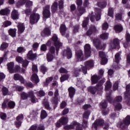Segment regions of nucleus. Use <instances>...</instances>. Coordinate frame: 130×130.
<instances>
[{
	"label": "nucleus",
	"instance_id": "f257e3e1",
	"mask_svg": "<svg viewBox=\"0 0 130 130\" xmlns=\"http://www.w3.org/2000/svg\"><path fill=\"white\" fill-rule=\"evenodd\" d=\"M85 66H82L80 68H78L74 72V76L78 77L80 72H82L84 75L87 74L88 70L92 69L94 67V61L93 60H87L85 62Z\"/></svg>",
	"mask_w": 130,
	"mask_h": 130
},
{
	"label": "nucleus",
	"instance_id": "f03ea898",
	"mask_svg": "<svg viewBox=\"0 0 130 130\" xmlns=\"http://www.w3.org/2000/svg\"><path fill=\"white\" fill-rule=\"evenodd\" d=\"M103 125L104 129L108 130L109 124H108L107 123H104V120H103L102 119H96L95 121L92 124V128L93 130H97V128H98L99 126H101Z\"/></svg>",
	"mask_w": 130,
	"mask_h": 130
},
{
	"label": "nucleus",
	"instance_id": "7ed1b4c3",
	"mask_svg": "<svg viewBox=\"0 0 130 130\" xmlns=\"http://www.w3.org/2000/svg\"><path fill=\"white\" fill-rule=\"evenodd\" d=\"M52 41L54 42V45L56 47V54H58V50L59 48L62 46V43L59 42L58 38L56 35H54L52 38Z\"/></svg>",
	"mask_w": 130,
	"mask_h": 130
},
{
	"label": "nucleus",
	"instance_id": "20e7f679",
	"mask_svg": "<svg viewBox=\"0 0 130 130\" xmlns=\"http://www.w3.org/2000/svg\"><path fill=\"white\" fill-rule=\"evenodd\" d=\"M26 3L25 7L26 8H31L32 6H33V2L29 0H20L18 1L17 3V7H20V6H22V5H24Z\"/></svg>",
	"mask_w": 130,
	"mask_h": 130
},
{
	"label": "nucleus",
	"instance_id": "39448f33",
	"mask_svg": "<svg viewBox=\"0 0 130 130\" xmlns=\"http://www.w3.org/2000/svg\"><path fill=\"white\" fill-rule=\"evenodd\" d=\"M101 10L100 9H95V16L91 15L90 17V21L91 22H94L95 20L96 21H99L101 19Z\"/></svg>",
	"mask_w": 130,
	"mask_h": 130
},
{
	"label": "nucleus",
	"instance_id": "423d86ee",
	"mask_svg": "<svg viewBox=\"0 0 130 130\" xmlns=\"http://www.w3.org/2000/svg\"><path fill=\"white\" fill-rule=\"evenodd\" d=\"M40 18V15L38 13H32L30 16V23L31 24H35L38 22Z\"/></svg>",
	"mask_w": 130,
	"mask_h": 130
},
{
	"label": "nucleus",
	"instance_id": "0eeeda50",
	"mask_svg": "<svg viewBox=\"0 0 130 130\" xmlns=\"http://www.w3.org/2000/svg\"><path fill=\"white\" fill-rule=\"evenodd\" d=\"M115 48H119V41L118 39H115L113 43H111L109 46L110 50H112Z\"/></svg>",
	"mask_w": 130,
	"mask_h": 130
},
{
	"label": "nucleus",
	"instance_id": "6e6552de",
	"mask_svg": "<svg viewBox=\"0 0 130 130\" xmlns=\"http://www.w3.org/2000/svg\"><path fill=\"white\" fill-rule=\"evenodd\" d=\"M77 5L78 6V10L79 11L80 15L78 16H81L82 15H83V13H85L86 12V9H85L84 8L81 7V6L83 5V2L82 0H77Z\"/></svg>",
	"mask_w": 130,
	"mask_h": 130
},
{
	"label": "nucleus",
	"instance_id": "1a4fd4ad",
	"mask_svg": "<svg viewBox=\"0 0 130 130\" xmlns=\"http://www.w3.org/2000/svg\"><path fill=\"white\" fill-rule=\"evenodd\" d=\"M7 67L9 73H11V74H12V73H16L17 71H18V69H19V67L17 66L15 67V69H16V70H15V69H14V62H13L8 63L7 64Z\"/></svg>",
	"mask_w": 130,
	"mask_h": 130
},
{
	"label": "nucleus",
	"instance_id": "9d476101",
	"mask_svg": "<svg viewBox=\"0 0 130 130\" xmlns=\"http://www.w3.org/2000/svg\"><path fill=\"white\" fill-rule=\"evenodd\" d=\"M50 7L48 5H47L44 8L43 15L44 18H48L49 17H50Z\"/></svg>",
	"mask_w": 130,
	"mask_h": 130
},
{
	"label": "nucleus",
	"instance_id": "9b49d317",
	"mask_svg": "<svg viewBox=\"0 0 130 130\" xmlns=\"http://www.w3.org/2000/svg\"><path fill=\"white\" fill-rule=\"evenodd\" d=\"M76 125L77 126L76 130H83L82 127H80V124L77 122L76 121H73L70 125L68 126V128L74 129Z\"/></svg>",
	"mask_w": 130,
	"mask_h": 130
},
{
	"label": "nucleus",
	"instance_id": "f8f14e48",
	"mask_svg": "<svg viewBox=\"0 0 130 130\" xmlns=\"http://www.w3.org/2000/svg\"><path fill=\"white\" fill-rule=\"evenodd\" d=\"M93 44L95 46L96 48L98 49V50H100V49H104V46L105 45H104V47L101 46V44L100 43V41L98 40V39H94L93 41Z\"/></svg>",
	"mask_w": 130,
	"mask_h": 130
},
{
	"label": "nucleus",
	"instance_id": "ddd939ff",
	"mask_svg": "<svg viewBox=\"0 0 130 130\" xmlns=\"http://www.w3.org/2000/svg\"><path fill=\"white\" fill-rule=\"evenodd\" d=\"M97 31V28L95 25H91L86 32V35H87V36H90V35H92L93 33H96Z\"/></svg>",
	"mask_w": 130,
	"mask_h": 130
},
{
	"label": "nucleus",
	"instance_id": "4468645a",
	"mask_svg": "<svg viewBox=\"0 0 130 130\" xmlns=\"http://www.w3.org/2000/svg\"><path fill=\"white\" fill-rule=\"evenodd\" d=\"M23 118L24 117L23 116L22 114H20L16 117L15 125H16L17 127H20V126H21V124H22V120H23Z\"/></svg>",
	"mask_w": 130,
	"mask_h": 130
},
{
	"label": "nucleus",
	"instance_id": "2eb2a0df",
	"mask_svg": "<svg viewBox=\"0 0 130 130\" xmlns=\"http://www.w3.org/2000/svg\"><path fill=\"white\" fill-rule=\"evenodd\" d=\"M63 56H67L68 59L72 58L73 54L72 53V50H71V49L69 48H67V49H65L63 52Z\"/></svg>",
	"mask_w": 130,
	"mask_h": 130
},
{
	"label": "nucleus",
	"instance_id": "dca6fc26",
	"mask_svg": "<svg viewBox=\"0 0 130 130\" xmlns=\"http://www.w3.org/2000/svg\"><path fill=\"white\" fill-rule=\"evenodd\" d=\"M84 51L85 55L87 56V57H89V56L91 55V46L90 45H89V44H86L84 46Z\"/></svg>",
	"mask_w": 130,
	"mask_h": 130
},
{
	"label": "nucleus",
	"instance_id": "f3484780",
	"mask_svg": "<svg viewBox=\"0 0 130 130\" xmlns=\"http://www.w3.org/2000/svg\"><path fill=\"white\" fill-rule=\"evenodd\" d=\"M16 61H18V62L22 63V67H23V68H26V67L28 66V63H29V62H28V60L24 61L23 60V58L20 56L16 57Z\"/></svg>",
	"mask_w": 130,
	"mask_h": 130
},
{
	"label": "nucleus",
	"instance_id": "a211bd4d",
	"mask_svg": "<svg viewBox=\"0 0 130 130\" xmlns=\"http://www.w3.org/2000/svg\"><path fill=\"white\" fill-rule=\"evenodd\" d=\"M130 124V116H127L125 119L123 120V123H121L120 124L121 127L122 128H124L126 125H128Z\"/></svg>",
	"mask_w": 130,
	"mask_h": 130
},
{
	"label": "nucleus",
	"instance_id": "6ab92c4d",
	"mask_svg": "<svg viewBox=\"0 0 130 130\" xmlns=\"http://www.w3.org/2000/svg\"><path fill=\"white\" fill-rule=\"evenodd\" d=\"M99 55L102 58V64H106L107 63V59L106 58V55L104 52L100 51Z\"/></svg>",
	"mask_w": 130,
	"mask_h": 130
},
{
	"label": "nucleus",
	"instance_id": "aec40b11",
	"mask_svg": "<svg viewBox=\"0 0 130 130\" xmlns=\"http://www.w3.org/2000/svg\"><path fill=\"white\" fill-rule=\"evenodd\" d=\"M52 104L54 105H57L58 103V90L56 89L54 92V98L51 100Z\"/></svg>",
	"mask_w": 130,
	"mask_h": 130
},
{
	"label": "nucleus",
	"instance_id": "412c9836",
	"mask_svg": "<svg viewBox=\"0 0 130 130\" xmlns=\"http://www.w3.org/2000/svg\"><path fill=\"white\" fill-rule=\"evenodd\" d=\"M76 57L79 61H82L83 58H84V53L82 50H78L76 52Z\"/></svg>",
	"mask_w": 130,
	"mask_h": 130
},
{
	"label": "nucleus",
	"instance_id": "4be33fe9",
	"mask_svg": "<svg viewBox=\"0 0 130 130\" xmlns=\"http://www.w3.org/2000/svg\"><path fill=\"white\" fill-rule=\"evenodd\" d=\"M27 56L28 59L33 60L37 57V54L33 53V51L30 50L28 52Z\"/></svg>",
	"mask_w": 130,
	"mask_h": 130
},
{
	"label": "nucleus",
	"instance_id": "5701e85b",
	"mask_svg": "<svg viewBox=\"0 0 130 130\" xmlns=\"http://www.w3.org/2000/svg\"><path fill=\"white\" fill-rule=\"evenodd\" d=\"M11 13V10L9 8H5L0 11V15L2 16H8Z\"/></svg>",
	"mask_w": 130,
	"mask_h": 130
},
{
	"label": "nucleus",
	"instance_id": "b1692460",
	"mask_svg": "<svg viewBox=\"0 0 130 130\" xmlns=\"http://www.w3.org/2000/svg\"><path fill=\"white\" fill-rule=\"evenodd\" d=\"M14 79L16 81L19 80L20 81L21 83L22 84H24L25 83V80H24V78L23 77L21 76L20 75L16 74L14 75Z\"/></svg>",
	"mask_w": 130,
	"mask_h": 130
},
{
	"label": "nucleus",
	"instance_id": "393cba45",
	"mask_svg": "<svg viewBox=\"0 0 130 130\" xmlns=\"http://www.w3.org/2000/svg\"><path fill=\"white\" fill-rule=\"evenodd\" d=\"M18 28L19 34L23 33L25 31V25H24V23H18Z\"/></svg>",
	"mask_w": 130,
	"mask_h": 130
},
{
	"label": "nucleus",
	"instance_id": "a878e982",
	"mask_svg": "<svg viewBox=\"0 0 130 130\" xmlns=\"http://www.w3.org/2000/svg\"><path fill=\"white\" fill-rule=\"evenodd\" d=\"M41 35L43 37L49 36L50 35V29L48 28H45L44 31L41 32Z\"/></svg>",
	"mask_w": 130,
	"mask_h": 130
},
{
	"label": "nucleus",
	"instance_id": "bb28decb",
	"mask_svg": "<svg viewBox=\"0 0 130 130\" xmlns=\"http://www.w3.org/2000/svg\"><path fill=\"white\" fill-rule=\"evenodd\" d=\"M11 17L13 20H17V19H19V14L18 13V11L16 10H13L11 13Z\"/></svg>",
	"mask_w": 130,
	"mask_h": 130
},
{
	"label": "nucleus",
	"instance_id": "cd10ccee",
	"mask_svg": "<svg viewBox=\"0 0 130 130\" xmlns=\"http://www.w3.org/2000/svg\"><path fill=\"white\" fill-rule=\"evenodd\" d=\"M31 81L35 83H39V78H38V76H37V73H32Z\"/></svg>",
	"mask_w": 130,
	"mask_h": 130
},
{
	"label": "nucleus",
	"instance_id": "c85d7f7f",
	"mask_svg": "<svg viewBox=\"0 0 130 130\" xmlns=\"http://www.w3.org/2000/svg\"><path fill=\"white\" fill-rule=\"evenodd\" d=\"M68 91L70 98H73L74 95H75V93H76V89L73 87H70L69 88Z\"/></svg>",
	"mask_w": 130,
	"mask_h": 130
},
{
	"label": "nucleus",
	"instance_id": "c756f323",
	"mask_svg": "<svg viewBox=\"0 0 130 130\" xmlns=\"http://www.w3.org/2000/svg\"><path fill=\"white\" fill-rule=\"evenodd\" d=\"M66 31H67V27L64 24H61L60 26V32L62 36L66 35Z\"/></svg>",
	"mask_w": 130,
	"mask_h": 130
},
{
	"label": "nucleus",
	"instance_id": "7c9ffc66",
	"mask_svg": "<svg viewBox=\"0 0 130 130\" xmlns=\"http://www.w3.org/2000/svg\"><path fill=\"white\" fill-rule=\"evenodd\" d=\"M29 96L31 98V102L32 103H36L37 102V99L36 97L34 96V93H33V91L29 92Z\"/></svg>",
	"mask_w": 130,
	"mask_h": 130
},
{
	"label": "nucleus",
	"instance_id": "2f4dec72",
	"mask_svg": "<svg viewBox=\"0 0 130 130\" xmlns=\"http://www.w3.org/2000/svg\"><path fill=\"white\" fill-rule=\"evenodd\" d=\"M9 34L12 37H16V34L17 32V29L16 28H10L9 31Z\"/></svg>",
	"mask_w": 130,
	"mask_h": 130
},
{
	"label": "nucleus",
	"instance_id": "473e14b6",
	"mask_svg": "<svg viewBox=\"0 0 130 130\" xmlns=\"http://www.w3.org/2000/svg\"><path fill=\"white\" fill-rule=\"evenodd\" d=\"M125 96L126 98H129L130 96V84L126 86V92H125Z\"/></svg>",
	"mask_w": 130,
	"mask_h": 130
},
{
	"label": "nucleus",
	"instance_id": "72a5a7b5",
	"mask_svg": "<svg viewBox=\"0 0 130 130\" xmlns=\"http://www.w3.org/2000/svg\"><path fill=\"white\" fill-rule=\"evenodd\" d=\"M59 121L61 124H67L69 121V118H68V117H62L59 120Z\"/></svg>",
	"mask_w": 130,
	"mask_h": 130
},
{
	"label": "nucleus",
	"instance_id": "f704fd0d",
	"mask_svg": "<svg viewBox=\"0 0 130 130\" xmlns=\"http://www.w3.org/2000/svg\"><path fill=\"white\" fill-rule=\"evenodd\" d=\"M100 80V77H98L96 75H93L91 77V82L92 84H96Z\"/></svg>",
	"mask_w": 130,
	"mask_h": 130
},
{
	"label": "nucleus",
	"instance_id": "c9c22d12",
	"mask_svg": "<svg viewBox=\"0 0 130 130\" xmlns=\"http://www.w3.org/2000/svg\"><path fill=\"white\" fill-rule=\"evenodd\" d=\"M43 104L45 106L46 109H48V110H50L51 108H50V106H49V103L48 102V101L46 100H44L43 101Z\"/></svg>",
	"mask_w": 130,
	"mask_h": 130
},
{
	"label": "nucleus",
	"instance_id": "e433bc0d",
	"mask_svg": "<svg viewBox=\"0 0 130 130\" xmlns=\"http://www.w3.org/2000/svg\"><path fill=\"white\" fill-rule=\"evenodd\" d=\"M114 29L117 33H118L119 32H121V30H122V26H121V25H116L114 26Z\"/></svg>",
	"mask_w": 130,
	"mask_h": 130
},
{
	"label": "nucleus",
	"instance_id": "4c0bfd02",
	"mask_svg": "<svg viewBox=\"0 0 130 130\" xmlns=\"http://www.w3.org/2000/svg\"><path fill=\"white\" fill-rule=\"evenodd\" d=\"M111 87H112V84H111V82L109 80L107 81L105 84V90H108L111 88Z\"/></svg>",
	"mask_w": 130,
	"mask_h": 130
},
{
	"label": "nucleus",
	"instance_id": "58836bf2",
	"mask_svg": "<svg viewBox=\"0 0 130 130\" xmlns=\"http://www.w3.org/2000/svg\"><path fill=\"white\" fill-rule=\"evenodd\" d=\"M108 36H109V34L107 32H104L101 35V38L105 40L106 39H108Z\"/></svg>",
	"mask_w": 130,
	"mask_h": 130
},
{
	"label": "nucleus",
	"instance_id": "ea45409f",
	"mask_svg": "<svg viewBox=\"0 0 130 130\" xmlns=\"http://www.w3.org/2000/svg\"><path fill=\"white\" fill-rule=\"evenodd\" d=\"M7 105L9 108H14V107H15V105H16V104H15V102L13 101L9 102V100H8Z\"/></svg>",
	"mask_w": 130,
	"mask_h": 130
},
{
	"label": "nucleus",
	"instance_id": "a19ab883",
	"mask_svg": "<svg viewBox=\"0 0 130 130\" xmlns=\"http://www.w3.org/2000/svg\"><path fill=\"white\" fill-rule=\"evenodd\" d=\"M107 5V3L105 1L100 2H99L98 4V6L100 7V8H105Z\"/></svg>",
	"mask_w": 130,
	"mask_h": 130
},
{
	"label": "nucleus",
	"instance_id": "79ce46f5",
	"mask_svg": "<svg viewBox=\"0 0 130 130\" xmlns=\"http://www.w3.org/2000/svg\"><path fill=\"white\" fill-rule=\"evenodd\" d=\"M89 92L91 93V94H95L97 91V88L96 87H89L88 89Z\"/></svg>",
	"mask_w": 130,
	"mask_h": 130
},
{
	"label": "nucleus",
	"instance_id": "37998d69",
	"mask_svg": "<svg viewBox=\"0 0 130 130\" xmlns=\"http://www.w3.org/2000/svg\"><path fill=\"white\" fill-rule=\"evenodd\" d=\"M115 61L117 64L119 62V60H120V53H117L115 56Z\"/></svg>",
	"mask_w": 130,
	"mask_h": 130
},
{
	"label": "nucleus",
	"instance_id": "c03bdc74",
	"mask_svg": "<svg viewBox=\"0 0 130 130\" xmlns=\"http://www.w3.org/2000/svg\"><path fill=\"white\" fill-rule=\"evenodd\" d=\"M56 10H57V3L55 2L52 6V12L55 13Z\"/></svg>",
	"mask_w": 130,
	"mask_h": 130
},
{
	"label": "nucleus",
	"instance_id": "a18cd8bd",
	"mask_svg": "<svg viewBox=\"0 0 130 130\" xmlns=\"http://www.w3.org/2000/svg\"><path fill=\"white\" fill-rule=\"evenodd\" d=\"M68 79H69V75H62V76L60 78V82H64V81L68 80Z\"/></svg>",
	"mask_w": 130,
	"mask_h": 130
},
{
	"label": "nucleus",
	"instance_id": "49530a36",
	"mask_svg": "<svg viewBox=\"0 0 130 130\" xmlns=\"http://www.w3.org/2000/svg\"><path fill=\"white\" fill-rule=\"evenodd\" d=\"M114 104L115 105V108L116 110H120V109L122 108V107L120 103L116 104V103H114Z\"/></svg>",
	"mask_w": 130,
	"mask_h": 130
},
{
	"label": "nucleus",
	"instance_id": "de8ad7c7",
	"mask_svg": "<svg viewBox=\"0 0 130 130\" xmlns=\"http://www.w3.org/2000/svg\"><path fill=\"white\" fill-rule=\"evenodd\" d=\"M32 74H37V73H38V68H37V65H32Z\"/></svg>",
	"mask_w": 130,
	"mask_h": 130
},
{
	"label": "nucleus",
	"instance_id": "09e8293b",
	"mask_svg": "<svg viewBox=\"0 0 130 130\" xmlns=\"http://www.w3.org/2000/svg\"><path fill=\"white\" fill-rule=\"evenodd\" d=\"M46 116H47V114L46 113V112L45 110H42L41 113V118L42 119H44V118H45Z\"/></svg>",
	"mask_w": 130,
	"mask_h": 130
},
{
	"label": "nucleus",
	"instance_id": "8fccbe9b",
	"mask_svg": "<svg viewBox=\"0 0 130 130\" xmlns=\"http://www.w3.org/2000/svg\"><path fill=\"white\" fill-rule=\"evenodd\" d=\"M8 46H9V44H8V43H3L1 45L0 49L1 50H4V49H6Z\"/></svg>",
	"mask_w": 130,
	"mask_h": 130
},
{
	"label": "nucleus",
	"instance_id": "3c124183",
	"mask_svg": "<svg viewBox=\"0 0 130 130\" xmlns=\"http://www.w3.org/2000/svg\"><path fill=\"white\" fill-rule=\"evenodd\" d=\"M2 92L3 93V95L4 96H6L8 95V94H9V89H8V88H7L6 87H4L2 88Z\"/></svg>",
	"mask_w": 130,
	"mask_h": 130
},
{
	"label": "nucleus",
	"instance_id": "603ef678",
	"mask_svg": "<svg viewBox=\"0 0 130 130\" xmlns=\"http://www.w3.org/2000/svg\"><path fill=\"white\" fill-rule=\"evenodd\" d=\"M29 93L27 94L25 92H22L21 95V98H22V99L25 100V99H27V98H28V97H29Z\"/></svg>",
	"mask_w": 130,
	"mask_h": 130
},
{
	"label": "nucleus",
	"instance_id": "864d4df0",
	"mask_svg": "<svg viewBox=\"0 0 130 130\" xmlns=\"http://www.w3.org/2000/svg\"><path fill=\"white\" fill-rule=\"evenodd\" d=\"M90 114H91V112H90V111H86L83 114V118L88 119V118H89V115H90Z\"/></svg>",
	"mask_w": 130,
	"mask_h": 130
},
{
	"label": "nucleus",
	"instance_id": "5fc2aeb1",
	"mask_svg": "<svg viewBox=\"0 0 130 130\" xmlns=\"http://www.w3.org/2000/svg\"><path fill=\"white\" fill-rule=\"evenodd\" d=\"M106 98L109 102H112V99H111V92H109L108 93H107Z\"/></svg>",
	"mask_w": 130,
	"mask_h": 130
},
{
	"label": "nucleus",
	"instance_id": "6e6d98bb",
	"mask_svg": "<svg viewBox=\"0 0 130 130\" xmlns=\"http://www.w3.org/2000/svg\"><path fill=\"white\" fill-rule=\"evenodd\" d=\"M108 15L110 17H111L112 18H113V9L110 8L108 12Z\"/></svg>",
	"mask_w": 130,
	"mask_h": 130
},
{
	"label": "nucleus",
	"instance_id": "4d7b16f0",
	"mask_svg": "<svg viewBox=\"0 0 130 130\" xmlns=\"http://www.w3.org/2000/svg\"><path fill=\"white\" fill-rule=\"evenodd\" d=\"M41 72L43 73L44 75H45V73L47 72V68L45 67L44 66H41Z\"/></svg>",
	"mask_w": 130,
	"mask_h": 130
},
{
	"label": "nucleus",
	"instance_id": "13d9d810",
	"mask_svg": "<svg viewBox=\"0 0 130 130\" xmlns=\"http://www.w3.org/2000/svg\"><path fill=\"white\" fill-rule=\"evenodd\" d=\"M59 72L60 74H68V70L63 68H60L59 70Z\"/></svg>",
	"mask_w": 130,
	"mask_h": 130
},
{
	"label": "nucleus",
	"instance_id": "bf43d9fd",
	"mask_svg": "<svg viewBox=\"0 0 130 130\" xmlns=\"http://www.w3.org/2000/svg\"><path fill=\"white\" fill-rule=\"evenodd\" d=\"M47 58L48 61H51L53 59V55L50 54V53H48Z\"/></svg>",
	"mask_w": 130,
	"mask_h": 130
},
{
	"label": "nucleus",
	"instance_id": "052dcab7",
	"mask_svg": "<svg viewBox=\"0 0 130 130\" xmlns=\"http://www.w3.org/2000/svg\"><path fill=\"white\" fill-rule=\"evenodd\" d=\"M37 94L39 96V97H43L45 96V92L43 91V90L38 91Z\"/></svg>",
	"mask_w": 130,
	"mask_h": 130
},
{
	"label": "nucleus",
	"instance_id": "680f3d73",
	"mask_svg": "<svg viewBox=\"0 0 130 130\" xmlns=\"http://www.w3.org/2000/svg\"><path fill=\"white\" fill-rule=\"evenodd\" d=\"M89 22V17H87L85 19V20L83 22L82 27H87L88 25V23Z\"/></svg>",
	"mask_w": 130,
	"mask_h": 130
},
{
	"label": "nucleus",
	"instance_id": "e2e57ef3",
	"mask_svg": "<svg viewBox=\"0 0 130 130\" xmlns=\"http://www.w3.org/2000/svg\"><path fill=\"white\" fill-rule=\"evenodd\" d=\"M108 27H109V25L107 22H105L102 24L103 30H107V29H108Z\"/></svg>",
	"mask_w": 130,
	"mask_h": 130
},
{
	"label": "nucleus",
	"instance_id": "0e129e2a",
	"mask_svg": "<svg viewBox=\"0 0 130 130\" xmlns=\"http://www.w3.org/2000/svg\"><path fill=\"white\" fill-rule=\"evenodd\" d=\"M49 51L51 54H54V53H55V48L54 46H51L49 48Z\"/></svg>",
	"mask_w": 130,
	"mask_h": 130
},
{
	"label": "nucleus",
	"instance_id": "69168bd1",
	"mask_svg": "<svg viewBox=\"0 0 130 130\" xmlns=\"http://www.w3.org/2000/svg\"><path fill=\"white\" fill-rule=\"evenodd\" d=\"M101 106L102 108H106L107 107V103L106 101H104L101 102Z\"/></svg>",
	"mask_w": 130,
	"mask_h": 130
},
{
	"label": "nucleus",
	"instance_id": "338daca9",
	"mask_svg": "<svg viewBox=\"0 0 130 130\" xmlns=\"http://www.w3.org/2000/svg\"><path fill=\"white\" fill-rule=\"evenodd\" d=\"M31 13H32V9L30 8L27 9L25 10V14L27 16H29V15H31Z\"/></svg>",
	"mask_w": 130,
	"mask_h": 130
},
{
	"label": "nucleus",
	"instance_id": "774afa93",
	"mask_svg": "<svg viewBox=\"0 0 130 130\" xmlns=\"http://www.w3.org/2000/svg\"><path fill=\"white\" fill-rule=\"evenodd\" d=\"M126 42H130V34L128 32L126 33Z\"/></svg>",
	"mask_w": 130,
	"mask_h": 130
}]
</instances>
